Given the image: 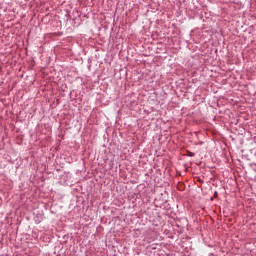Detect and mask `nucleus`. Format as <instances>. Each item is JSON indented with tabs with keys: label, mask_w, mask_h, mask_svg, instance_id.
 Listing matches in <instances>:
<instances>
[{
	"label": "nucleus",
	"mask_w": 256,
	"mask_h": 256,
	"mask_svg": "<svg viewBox=\"0 0 256 256\" xmlns=\"http://www.w3.org/2000/svg\"><path fill=\"white\" fill-rule=\"evenodd\" d=\"M188 157H195V153H193V152H188Z\"/></svg>",
	"instance_id": "1"
}]
</instances>
